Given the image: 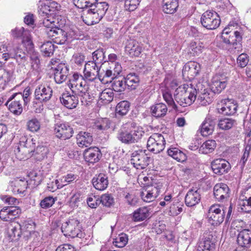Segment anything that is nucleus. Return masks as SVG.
<instances>
[{
	"label": "nucleus",
	"instance_id": "13",
	"mask_svg": "<svg viewBox=\"0 0 251 251\" xmlns=\"http://www.w3.org/2000/svg\"><path fill=\"white\" fill-rule=\"evenodd\" d=\"M228 77L224 74H217L212 78L210 85L211 91L215 94H219L226 87Z\"/></svg>",
	"mask_w": 251,
	"mask_h": 251
},
{
	"label": "nucleus",
	"instance_id": "46",
	"mask_svg": "<svg viewBox=\"0 0 251 251\" xmlns=\"http://www.w3.org/2000/svg\"><path fill=\"white\" fill-rule=\"evenodd\" d=\"M57 35L53 38V42L59 45L66 44L68 40L70 39V35L67 32L60 28L57 31Z\"/></svg>",
	"mask_w": 251,
	"mask_h": 251
},
{
	"label": "nucleus",
	"instance_id": "9",
	"mask_svg": "<svg viewBox=\"0 0 251 251\" xmlns=\"http://www.w3.org/2000/svg\"><path fill=\"white\" fill-rule=\"evenodd\" d=\"M150 157L145 153V151L139 150L132 152L131 156V163L137 169L145 168L149 164Z\"/></svg>",
	"mask_w": 251,
	"mask_h": 251
},
{
	"label": "nucleus",
	"instance_id": "44",
	"mask_svg": "<svg viewBox=\"0 0 251 251\" xmlns=\"http://www.w3.org/2000/svg\"><path fill=\"white\" fill-rule=\"evenodd\" d=\"M117 138L120 141L125 144L129 145L135 143L131 131L127 130L121 131L118 133Z\"/></svg>",
	"mask_w": 251,
	"mask_h": 251
},
{
	"label": "nucleus",
	"instance_id": "40",
	"mask_svg": "<svg viewBox=\"0 0 251 251\" xmlns=\"http://www.w3.org/2000/svg\"><path fill=\"white\" fill-rule=\"evenodd\" d=\"M92 57L93 61H90L96 64L97 66H100V67L103 63L107 61L105 60V52L103 49H99L93 52Z\"/></svg>",
	"mask_w": 251,
	"mask_h": 251
},
{
	"label": "nucleus",
	"instance_id": "53",
	"mask_svg": "<svg viewBox=\"0 0 251 251\" xmlns=\"http://www.w3.org/2000/svg\"><path fill=\"white\" fill-rule=\"evenodd\" d=\"M183 205L179 203H173L170 207L169 215L176 216L179 214L183 211Z\"/></svg>",
	"mask_w": 251,
	"mask_h": 251
},
{
	"label": "nucleus",
	"instance_id": "45",
	"mask_svg": "<svg viewBox=\"0 0 251 251\" xmlns=\"http://www.w3.org/2000/svg\"><path fill=\"white\" fill-rule=\"evenodd\" d=\"M216 143L215 140H209L204 142L200 147L199 151L203 154L212 152L215 149Z\"/></svg>",
	"mask_w": 251,
	"mask_h": 251
},
{
	"label": "nucleus",
	"instance_id": "58",
	"mask_svg": "<svg viewBox=\"0 0 251 251\" xmlns=\"http://www.w3.org/2000/svg\"><path fill=\"white\" fill-rule=\"evenodd\" d=\"M140 196L144 201L148 202L152 201L157 197L151 192V190H149L146 187L144 189V191L141 193Z\"/></svg>",
	"mask_w": 251,
	"mask_h": 251
},
{
	"label": "nucleus",
	"instance_id": "51",
	"mask_svg": "<svg viewBox=\"0 0 251 251\" xmlns=\"http://www.w3.org/2000/svg\"><path fill=\"white\" fill-rule=\"evenodd\" d=\"M41 50L45 56H51L54 50V47L51 42L48 41L41 46Z\"/></svg>",
	"mask_w": 251,
	"mask_h": 251
},
{
	"label": "nucleus",
	"instance_id": "22",
	"mask_svg": "<svg viewBox=\"0 0 251 251\" xmlns=\"http://www.w3.org/2000/svg\"><path fill=\"white\" fill-rule=\"evenodd\" d=\"M213 193L215 199L219 201H222L229 197V189L225 183H217L214 187Z\"/></svg>",
	"mask_w": 251,
	"mask_h": 251
},
{
	"label": "nucleus",
	"instance_id": "2",
	"mask_svg": "<svg viewBox=\"0 0 251 251\" xmlns=\"http://www.w3.org/2000/svg\"><path fill=\"white\" fill-rule=\"evenodd\" d=\"M197 92L190 83L184 84L177 88L174 93L175 100L181 106L191 105L196 100Z\"/></svg>",
	"mask_w": 251,
	"mask_h": 251
},
{
	"label": "nucleus",
	"instance_id": "31",
	"mask_svg": "<svg viewBox=\"0 0 251 251\" xmlns=\"http://www.w3.org/2000/svg\"><path fill=\"white\" fill-rule=\"evenodd\" d=\"M76 138L77 144L81 148L90 146L93 141L92 134L84 131L79 132Z\"/></svg>",
	"mask_w": 251,
	"mask_h": 251
},
{
	"label": "nucleus",
	"instance_id": "6",
	"mask_svg": "<svg viewBox=\"0 0 251 251\" xmlns=\"http://www.w3.org/2000/svg\"><path fill=\"white\" fill-rule=\"evenodd\" d=\"M201 22L204 27L213 30L219 26L221 21L219 15L215 11L207 10L202 14Z\"/></svg>",
	"mask_w": 251,
	"mask_h": 251
},
{
	"label": "nucleus",
	"instance_id": "5",
	"mask_svg": "<svg viewBox=\"0 0 251 251\" xmlns=\"http://www.w3.org/2000/svg\"><path fill=\"white\" fill-rule=\"evenodd\" d=\"M225 211L224 206L214 204L210 206L207 214L208 222L213 226H218L224 220Z\"/></svg>",
	"mask_w": 251,
	"mask_h": 251
},
{
	"label": "nucleus",
	"instance_id": "32",
	"mask_svg": "<svg viewBox=\"0 0 251 251\" xmlns=\"http://www.w3.org/2000/svg\"><path fill=\"white\" fill-rule=\"evenodd\" d=\"M13 72L0 67V91L4 90L13 78Z\"/></svg>",
	"mask_w": 251,
	"mask_h": 251
},
{
	"label": "nucleus",
	"instance_id": "39",
	"mask_svg": "<svg viewBox=\"0 0 251 251\" xmlns=\"http://www.w3.org/2000/svg\"><path fill=\"white\" fill-rule=\"evenodd\" d=\"M109 81L112 83V90L116 92H122L124 91L126 88V85L124 77L115 76L112 81L110 80Z\"/></svg>",
	"mask_w": 251,
	"mask_h": 251
},
{
	"label": "nucleus",
	"instance_id": "14",
	"mask_svg": "<svg viewBox=\"0 0 251 251\" xmlns=\"http://www.w3.org/2000/svg\"><path fill=\"white\" fill-rule=\"evenodd\" d=\"M52 96V90L48 85H40L34 91L35 99L40 102H46Z\"/></svg>",
	"mask_w": 251,
	"mask_h": 251
},
{
	"label": "nucleus",
	"instance_id": "20",
	"mask_svg": "<svg viewBox=\"0 0 251 251\" xmlns=\"http://www.w3.org/2000/svg\"><path fill=\"white\" fill-rule=\"evenodd\" d=\"M83 155L86 162L94 164L99 162L102 156V153L98 148L94 147L85 150Z\"/></svg>",
	"mask_w": 251,
	"mask_h": 251
},
{
	"label": "nucleus",
	"instance_id": "26",
	"mask_svg": "<svg viewBox=\"0 0 251 251\" xmlns=\"http://www.w3.org/2000/svg\"><path fill=\"white\" fill-rule=\"evenodd\" d=\"M215 239L211 234H208L198 246L197 251H215Z\"/></svg>",
	"mask_w": 251,
	"mask_h": 251
},
{
	"label": "nucleus",
	"instance_id": "11",
	"mask_svg": "<svg viewBox=\"0 0 251 251\" xmlns=\"http://www.w3.org/2000/svg\"><path fill=\"white\" fill-rule=\"evenodd\" d=\"M79 222L75 219L68 220L62 223L61 227L62 233L65 236L72 238L77 237L80 231L78 225Z\"/></svg>",
	"mask_w": 251,
	"mask_h": 251
},
{
	"label": "nucleus",
	"instance_id": "59",
	"mask_svg": "<svg viewBox=\"0 0 251 251\" xmlns=\"http://www.w3.org/2000/svg\"><path fill=\"white\" fill-rule=\"evenodd\" d=\"M131 132H132L135 143L140 140L145 134V132L143 130V128L141 126L134 127V130L131 131Z\"/></svg>",
	"mask_w": 251,
	"mask_h": 251
},
{
	"label": "nucleus",
	"instance_id": "1",
	"mask_svg": "<svg viewBox=\"0 0 251 251\" xmlns=\"http://www.w3.org/2000/svg\"><path fill=\"white\" fill-rule=\"evenodd\" d=\"M35 143L33 139L23 138L20 141L17 148L14 150L17 158L25 159L34 156L38 161L43 160L47 155L48 149L43 146H38L35 149Z\"/></svg>",
	"mask_w": 251,
	"mask_h": 251
},
{
	"label": "nucleus",
	"instance_id": "3",
	"mask_svg": "<svg viewBox=\"0 0 251 251\" xmlns=\"http://www.w3.org/2000/svg\"><path fill=\"white\" fill-rule=\"evenodd\" d=\"M86 81L81 75L75 73L70 79L68 86L74 95L84 98L89 96V87Z\"/></svg>",
	"mask_w": 251,
	"mask_h": 251
},
{
	"label": "nucleus",
	"instance_id": "36",
	"mask_svg": "<svg viewBox=\"0 0 251 251\" xmlns=\"http://www.w3.org/2000/svg\"><path fill=\"white\" fill-rule=\"evenodd\" d=\"M251 231L248 229H244L238 235L237 243L241 247H248L251 244Z\"/></svg>",
	"mask_w": 251,
	"mask_h": 251
},
{
	"label": "nucleus",
	"instance_id": "42",
	"mask_svg": "<svg viewBox=\"0 0 251 251\" xmlns=\"http://www.w3.org/2000/svg\"><path fill=\"white\" fill-rule=\"evenodd\" d=\"M150 216V212L148 208L140 207L134 211L133 218L134 221H142Z\"/></svg>",
	"mask_w": 251,
	"mask_h": 251
},
{
	"label": "nucleus",
	"instance_id": "30",
	"mask_svg": "<svg viewBox=\"0 0 251 251\" xmlns=\"http://www.w3.org/2000/svg\"><path fill=\"white\" fill-rule=\"evenodd\" d=\"M82 18L83 21L89 25L98 23L102 19L90 8L84 12Z\"/></svg>",
	"mask_w": 251,
	"mask_h": 251
},
{
	"label": "nucleus",
	"instance_id": "54",
	"mask_svg": "<svg viewBox=\"0 0 251 251\" xmlns=\"http://www.w3.org/2000/svg\"><path fill=\"white\" fill-rule=\"evenodd\" d=\"M110 122L107 119H101L95 123L94 128L100 131L107 130L110 127Z\"/></svg>",
	"mask_w": 251,
	"mask_h": 251
},
{
	"label": "nucleus",
	"instance_id": "8",
	"mask_svg": "<svg viewBox=\"0 0 251 251\" xmlns=\"http://www.w3.org/2000/svg\"><path fill=\"white\" fill-rule=\"evenodd\" d=\"M21 46L18 43H11L8 44L6 47L5 50L6 55L5 57L10 58H14L17 60L21 61V63H24L26 60V56L25 52L20 48Z\"/></svg>",
	"mask_w": 251,
	"mask_h": 251
},
{
	"label": "nucleus",
	"instance_id": "43",
	"mask_svg": "<svg viewBox=\"0 0 251 251\" xmlns=\"http://www.w3.org/2000/svg\"><path fill=\"white\" fill-rule=\"evenodd\" d=\"M126 86L129 89L134 90L138 85L140 79L135 73H130L125 78Z\"/></svg>",
	"mask_w": 251,
	"mask_h": 251
},
{
	"label": "nucleus",
	"instance_id": "55",
	"mask_svg": "<svg viewBox=\"0 0 251 251\" xmlns=\"http://www.w3.org/2000/svg\"><path fill=\"white\" fill-rule=\"evenodd\" d=\"M251 150V142H250V140H249V143L246 145L244 153L241 157V159L240 161V165L241 167L243 168L244 167L246 161L248 160V158L250 155V151Z\"/></svg>",
	"mask_w": 251,
	"mask_h": 251
},
{
	"label": "nucleus",
	"instance_id": "18",
	"mask_svg": "<svg viewBox=\"0 0 251 251\" xmlns=\"http://www.w3.org/2000/svg\"><path fill=\"white\" fill-rule=\"evenodd\" d=\"M21 213L19 207H4L0 211V218L4 221H11Z\"/></svg>",
	"mask_w": 251,
	"mask_h": 251
},
{
	"label": "nucleus",
	"instance_id": "27",
	"mask_svg": "<svg viewBox=\"0 0 251 251\" xmlns=\"http://www.w3.org/2000/svg\"><path fill=\"white\" fill-rule=\"evenodd\" d=\"M142 49L139 43L134 39L127 40L126 43L125 51L130 56H138L141 52Z\"/></svg>",
	"mask_w": 251,
	"mask_h": 251
},
{
	"label": "nucleus",
	"instance_id": "24",
	"mask_svg": "<svg viewBox=\"0 0 251 251\" xmlns=\"http://www.w3.org/2000/svg\"><path fill=\"white\" fill-rule=\"evenodd\" d=\"M69 74V69L65 64H60L55 69L54 78L56 83L61 84L65 81Z\"/></svg>",
	"mask_w": 251,
	"mask_h": 251
},
{
	"label": "nucleus",
	"instance_id": "41",
	"mask_svg": "<svg viewBox=\"0 0 251 251\" xmlns=\"http://www.w3.org/2000/svg\"><path fill=\"white\" fill-rule=\"evenodd\" d=\"M167 152L169 156L178 162H183L186 159V154L177 148H170Z\"/></svg>",
	"mask_w": 251,
	"mask_h": 251
},
{
	"label": "nucleus",
	"instance_id": "35",
	"mask_svg": "<svg viewBox=\"0 0 251 251\" xmlns=\"http://www.w3.org/2000/svg\"><path fill=\"white\" fill-rule=\"evenodd\" d=\"M27 181L25 180L16 179L12 182L11 191L15 194L25 195V193L27 188Z\"/></svg>",
	"mask_w": 251,
	"mask_h": 251
},
{
	"label": "nucleus",
	"instance_id": "19",
	"mask_svg": "<svg viewBox=\"0 0 251 251\" xmlns=\"http://www.w3.org/2000/svg\"><path fill=\"white\" fill-rule=\"evenodd\" d=\"M200 192V190L197 188L189 189L185 197L186 205L188 207H192L198 204L201 199Z\"/></svg>",
	"mask_w": 251,
	"mask_h": 251
},
{
	"label": "nucleus",
	"instance_id": "63",
	"mask_svg": "<svg viewBox=\"0 0 251 251\" xmlns=\"http://www.w3.org/2000/svg\"><path fill=\"white\" fill-rule=\"evenodd\" d=\"M31 67L34 70H38L39 68L40 60L38 53L33 52L30 54Z\"/></svg>",
	"mask_w": 251,
	"mask_h": 251
},
{
	"label": "nucleus",
	"instance_id": "29",
	"mask_svg": "<svg viewBox=\"0 0 251 251\" xmlns=\"http://www.w3.org/2000/svg\"><path fill=\"white\" fill-rule=\"evenodd\" d=\"M76 95H69L68 93L63 94L60 98L61 103L68 109H73L76 107L78 103V98Z\"/></svg>",
	"mask_w": 251,
	"mask_h": 251
},
{
	"label": "nucleus",
	"instance_id": "57",
	"mask_svg": "<svg viewBox=\"0 0 251 251\" xmlns=\"http://www.w3.org/2000/svg\"><path fill=\"white\" fill-rule=\"evenodd\" d=\"M101 201L103 206L110 207L114 205V199L111 194H105L101 196Z\"/></svg>",
	"mask_w": 251,
	"mask_h": 251
},
{
	"label": "nucleus",
	"instance_id": "15",
	"mask_svg": "<svg viewBox=\"0 0 251 251\" xmlns=\"http://www.w3.org/2000/svg\"><path fill=\"white\" fill-rule=\"evenodd\" d=\"M22 98L21 95L13 94L6 103L9 110L15 115H19L23 112Z\"/></svg>",
	"mask_w": 251,
	"mask_h": 251
},
{
	"label": "nucleus",
	"instance_id": "4",
	"mask_svg": "<svg viewBox=\"0 0 251 251\" xmlns=\"http://www.w3.org/2000/svg\"><path fill=\"white\" fill-rule=\"evenodd\" d=\"M60 5L52 0H41L38 6V14L43 20L45 18L51 19V15L59 11Z\"/></svg>",
	"mask_w": 251,
	"mask_h": 251
},
{
	"label": "nucleus",
	"instance_id": "28",
	"mask_svg": "<svg viewBox=\"0 0 251 251\" xmlns=\"http://www.w3.org/2000/svg\"><path fill=\"white\" fill-rule=\"evenodd\" d=\"M108 183V176L102 173L96 175L92 179V184L94 187L100 191L106 189Z\"/></svg>",
	"mask_w": 251,
	"mask_h": 251
},
{
	"label": "nucleus",
	"instance_id": "50",
	"mask_svg": "<svg viewBox=\"0 0 251 251\" xmlns=\"http://www.w3.org/2000/svg\"><path fill=\"white\" fill-rule=\"evenodd\" d=\"M246 195L245 196H243L242 199V202L240 203L241 208L243 211L247 213L251 212V193L247 194V191L245 192Z\"/></svg>",
	"mask_w": 251,
	"mask_h": 251
},
{
	"label": "nucleus",
	"instance_id": "62",
	"mask_svg": "<svg viewBox=\"0 0 251 251\" xmlns=\"http://www.w3.org/2000/svg\"><path fill=\"white\" fill-rule=\"evenodd\" d=\"M141 0H125V8L129 11L136 9Z\"/></svg>",
	"mask_w": 251,
	"mask_h": 251
},
{
	"label": "nucleus",
	"instance_id": "64",
	"mask_svg": "<svg viewBox=\"0 0 251 251\" xmlns=\"http://www.w3.org/2000/svg\"><path fill=\"white\" fill-rule=\"evenodd\" d=\"M76 177L77 176L74 174H69L62 177L59 181H60L61 185H62L63 187L74 181L76 179Z\"/></svg>",
	"mask_w": 251,
	"mask_h": 251
},
{
	"label": "nucleus",
	"instance_id": "60",
	"mask_svg": "<svg viewBox=\"0 0 251 251\" xmlns=\"http://www.w3.org/2000/svg\"><path fill=\"white\" fill-rule=\"evenodd\" d=\"M163 97L164 100L166 101L169 105L172 106V108L174 109H177V106L172 98V95L169 91L163 92Z\"/></svg>",
	"mask_w": 251,
	"mask_h": 251
},
{
	"label": "nucleus",
	"instance_id": "34",
	"mask_svg": "<svg viewBox=\"0 0 251 251\" xmlns=\"http://www.w3.org/2000/svg\"><path fill=\"white\" fill-rule=\"evenodd\" d=\"M21 225L18 223L11 224L8 228V235L11 241L19 239L22 234Z\"/></svg>",
	"mask_w": 251,
	"mask_h": 251
},
{
	"label": "nucleus",
	"instance_id": "56",
	"mask_svg": "<svg viewBox=\"0 0 251 251\" xmlns=\"http://www.w3.org/2000/svg\"><path fill=\"white\" fill-rule=\"evenodd\" d=\"M149 190H151L153 195L158 197L159 195L162 192L163 185L160 183H154L151 185H148L146 187Z\"/></svg>",
	"mask_w": 251,
	"mask_h": 251
},
{
	"label": "nucleus",
	"instance_id": "12",
	"mask_svg": "<svg viewBox=\"0 0 251 251\" xmlns=\"http://www.w3.org/2000/svg\"><path fill=\"white\" fill-rule=\"evenodd\" d=\"M100 66H97L96 64L91 61H88L85 65L83 70V78L89 82L94 81L97 77L101 80V75H99Z\"/></svg>",
	"mask_w": 251,
	"mask_h": 251
},
{
	"label": "nucleus",
	"instance_id": "10",
	"mask_svg": "<svg viewBox=\"0 0 251 251\" xmlns=\"http://www.w3.org/2000/svg\"><path fill=\"white\" fill-rule=\"evenodd\" d=\"M54 133L57 138L66 140L72 137L74 130L68 124L63 122H58L54 126Z\"/></svg>",
	"mask_w": 251,
	"mask_h": 251
},
{
	"label": "nucleus",
	"instance_id": "16",
	"mask_svg": "<svg viewBox=\"0 0 251 251\" xmlns=\"http://www.w3.org/2000/svg\"><path fill=\"white\" fill-rule=\"evenodd\" d=\"M222 107L218 108L219 113L224 115H232L236 113L237 103L232 99H224L221 100Z\"/></svg>",
	"mask_w": 251,
	"mask_h": 251
},
{
	"label": "nucleus",
	"instance_id": "52",
	"mask_svg": "<svg viewBox=\"0 0 251 251\" xmlns=\"http://www.w3.org/2000/svg\"><path fill=\"white\" fill-rule=\"evenodd\" d=\"M128 240L127 235L124 233H122L114 239L113 244L118 248H123L126 245Z\"/></svg>",
	"mask_w": 251,
	"mask_h": 251
},
{
	"label": "nucleus",
	"instance_id": "7",
	"mask_svg": "<svg viewBox=\"0 0 251 251\" xmlns=\"http://www.w3.org/2000/svg\"><path fill=\"white\" fill-rule=\"evenodd\" d=\"M165 144V138L161 134L154 133L148 140L147 148L149 151L158 153L164 149Z\"/></svg>",
	"mask_w": 251,
	"mask_h": 251
},
{
	"label": "nucleus",
	"instance_id": "48",
	"mask_svg": "<svg viewBox=\"0 0 251 251\" xmlns=\"http://www.w3.org/2000/svg\"><path fill=\"white\" fill-rule=\"evenodd\" d=\"M114 97L113 90L107 88L103 90L100 94L99 98L104 103H108L112 101Z\"/></svg>",
	"mask_w": 251,
	"mask_h": 251
},
{
	"label": "nucleus",
	"instance_id": "47",
	"mask_svg": "<svg viewBox=\"0 0 251 251\" xmlns=\"http://www.w3.org/2000/svg\"><path fill=\"white\" fill-rule=\"evenodd\" d=\"M237 125L236 120L230 118L221 119L218 123V127L223 130H229Z\"/></svg>",
	"mask_w": 251,
	"mask_h": 251
},
{
	"label": "nucleus",
	"instance_id": "21",
	"mask_svg": "<svg viewBox=\"0 0 251 251\" xmlns=\"http://www.w3.org/2000/svg\"><path fill=\"white\" fill-rule=\"evenodd\" d=\"M200 70V65L198 63L190 61L184 65L182 70V74L183 76H186L191 79L199 74Z\"/></svg>",
	"mask_w": 251,
	"mask_h": 251
},
{
	"label": "nucleus",
	"instance_id": "25",
	"mask_svg": "<svg viewBox=\"0 0 251 251\" xmlns=\"http://www.w3.org/2000/svg\"><path fill=\"white\" fill-rule=\"evenodd\" d=\"M213 172L218 175H222L227 172L229 168V164L224 159H217L211 163Z\"/></svg>",
	"mask_w": 251,
	"mask_h": 251
},
{
	"label": "nucleus",
	"instance_id": "37",
	"mask_svg": "<svg viewBox=\"0 0 251 251\" xmlns=\"http://www.w3.org/2000/svg\"><path fill=\"white\" fill-rule=\"evenodd\" d=\"M151 114L155 117L160 118L164 117L168 111L166 105L160 102L152 105L151 107Z\"/></svg>",
	"mask_w": 251,
	"mask_h": 251
},
{
	"label": "nucleus",
	"instance_id": "33",
	"mask_svg": "<svg viewBox=\"0 0 251 251\" xmlns=\"http://www.w3.org/2000/svg\"><path fill=\"white\" fill-rule=\"evenodd\" d=\"M97 0L87 7H89L92 10L97 13L101 18L105 15L108 9V4L106 2L98 1Z\"/></svg>",
	"mask_w": 251,
	"mask_h": 251
},
{
	"label": "nucleus",
	"instance_id": "49",
	"mask_svg": "<svg viewBox=\"0 0 251 251\" xmlns=\"http://www.w3.org/2000/svg\"><path fill=\"white\" fill-rule=\"evenodd\" d=\"M129 103L126 100L121 101L119 102L116 107L117 115L124 116L127 114L129 109Z\"/></svg>",
	"mask_w": 251,
	"mask_h": 251
},
{
	"label": "nucleus",
	"instance_id": "23",
	"mask_svg": "<svg viewBox=\"0 0 251 251\" xmlns=\"http://www.w3.org/2000/svg\"><path fill=\"white\" fill-rule=\"evenodd\" d=\"M40 24H42L45 27V32L49 38L53 40V38L57 35V31L60 28L56 26V25H54V22H51V19L45 18L43 20H40Z\"/></svg>",
	"mask_w": 251,
	"mask_h": 251
},
{
	"label": "nucleus",
	"instance_id": "61",
	"mask_svg": "<svg viewBox=\"0 0 251 251\" xmlns=\"http://www.w3.org/2000/svg\"><path fill=\"white\" fill-rule=\"evenodd\" d=\"M29 130L32 132L37 131L40 128V123L37 119H32L27 123Z\"/></svg>",
	"mask_w": 251,
	"mask_h": 251
},
{
	"label": "nucleus",
	"instance_id": "38",
	"mask_svg": "<svg viewBox=\"0 0 251 251\" xmlns=\"http://www.w3.org/2000/svg\"><path fill=\"white\" fill-rule=\"evenodd\" d=\"M178 6V0H163L162 10L167 14H173Z\"/></svg>",
	"mask_w": 251,
	"mask_h": 251
},
{
	"label": "nucleus",
	"instance_id": "17",
	"mask_svg": "<svg viewBox=\"0 0 251 251\" xmlns=\"http://www.w3.org/2000/svg\"><path fill=\"white\" fill-rule=\"evenodd\" d=\"M216 123V119L210 115H208L201 126L200 129L201 134L203 136L211 134L214 130Z\"/></svg>",
	"mask_w": 251,
	"mask_h": 251
}]
</instances>
